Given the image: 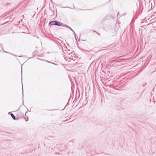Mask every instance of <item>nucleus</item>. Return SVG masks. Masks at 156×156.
Listing matches in <instances>:
<instances>
[{
    "label": "nucleus",
    "instance_id": "1a4fd4ad",
    "mask_svg": "<svg viewBox=\"0 0 156 156\" xmlns=\"http://www.w3.org/2000/svg\"><path fill=\"white\" fill-rule=\"evenodd\" d=\"M73 33H74V34L75 36V38L76 39V36H77V35H76V34L74 31V32H73Z\"/></svg>",
    "mask_w": 156,
    "mask_h": 156
},
{
    "label": "nucleus",
    "instance_id": "aec40b11",
    "mask_svg": "<svg viewBox=\"0 0 156 156\" xmlns=\"http://www.w3.org/2000/svg\"><path fill=\"white\" fill-rule=\"evenodd\" d=\"M50 110L53 111V110Z\"/></svg>",
    "mask_w": 156,
    "mask_h": 156
},
{
    "label": "nucleus",
    "instance_id": "ddd939ff",
    "mask_svg": "<svg viewBox=\"0 0 156 156\" xmlns=\"http://www.w3.org/2000/svg\"><path fill=\"white\" fill-rule=\"evenodd\" d=\"M27 112H26V113H25V116H26V113H27Z\"/></svg>",
    "mask_w": 156,
    "mask_h": 156
},
{
    "label": "nucleus",
    "instance_id": "6e6552de",
    "mask_svg": "<svg viewBox=\"0 0 156 156\" xmlns=\"http://www.w3.org/2000/svg\"><path fill=\"white\" fill-rule=\"evenodd\" d=\"M3 44H1L0 43V46L1 48L2 49V50L3 51Z\"/></svg>",
    "mask_w": 156,
    "mask_h": 156
},
{
    "label": "nucleus",
    "instance_id": "f03ea898",
    "mask_svg": "<svg viewBox=\"0 0 156 156\" xmlns=\"http://www.w3.org/2000/svg\"><path fill=\"white\" fill-rule=\"evenodd\" d=\"M24 115L23 114L22 112L18 113L16 115L17 118L16 120H18L20 118H21Z\"/></svg>",
    "mask_w": 156,
    "mask_h": 156
},
{
    "label": "nucleus",
    "instance_id": "a211bd4d",
    "mask_svg": "<svg viewBox=\"0 0 156 156\" xmlns=\"http://www.w3.org/2000/svg\"><path fill=\"white\" fill-rule=\"evenodd\" d=\"M52 64H54V63H51Z\"/></svg>",
    "mask_w": 156,
    "mask_h": 156
},
{
    "label": "nucleus",
    "instance_id": "dca6fc26",
    "mask_svg": "<svg viewBox=\"0 0 156 156\" xmlns=\"http://www.w3.org/2000/svg\"><path fill=\"white\" fill-rule=\"evenodd\" d=\"M115 61V60H113V62H114Z\"/></svg>",
    "mask_w": 156,
    "mask_h": 156
},
{
    "label": "nucleus",
    "instance_id": "2eb2a0df",
    "mask_svg": "<svg viewBox=\"0 0 156 156\" xmlns=\"http://www.w3.org/2000/svg\"><path fill=\"white\" fill-rule=\"evenodd\" d=\"M10 114H11V113H10V112H9V113H8V114H9L10 115Z\"/></svg>",
    "mask_w": 156,
    "mask_h": 156
},
{
    "label": "nucleus",
    "instance_id": "f3484780",
    "mask_svg": "<svg viewBox=\"0 0 156 156\" xmlns=\"http://www.w3.org/2000/svg\"><path fill=\"white\" fill-rule=\"evenodd\" d=\"M80 10H82L83 9H80Z\"/></svg>",
    "mask_w": 156,
    "mask_h": 156
},
{
    "label": "nucleus",
    "instance_id": "7ed1b4c3",
    "mask_svg": "<svg viewBox=\"0 0 156 156\" xmlns=\"http://www.w3.org/2000/svg\"><path fill=\"white\" fill-rule=\"evenodd\" d=\"M63 26L64 27H66V28H69V29L71 30H72L73 32H74V31L70 27H69V26H68L66 24H63Z\"/></svg>",
    "mask_w": 156,
    "mask_h": 156
},
{
    "label": "nucleus",
    "instance_id": "39448f33",
    "mask_svg": "<svg viewBox=\"0 0 156 156\" xmlns=\"http://www.w3.org/2000/svg\"><path fill=\"white\" fill-rule=\"evenodd\" d=\"M37 50H35L34 52H33L32 54V55L33 57H34V56H35L37 54Z\"/></svg>",
    "mask_w": 156,
    "mask_h": 156
},
{
    "label": "nucleus",
    "instance_id": "f8f14e48",
    "mask_svg": "<svg viewBox=\"0 0 156 156\" xmlns=\"http://www.w3.org/2000/svg\"><path fill=\"white\" fill-rule=\"evenodd\" d=\"M22 91H23V88H22Z\"/></svg>",
    "mask_w": 156,
    "mask_h": 156
},
{
    "label": "nucleus",
    "instance_id": "f257e3e1",
    "mask_svg": "<svg viewBox=\"0 0 156 156\" xmlns=\"http://www.w3.org/2000/svg\"><path fill=\"white\" fill-rule=\"evenodd\" d=\"M63 23L57 20L52 21L49 22V25H56L58 26H63Z\"/></svg>",
    "mask_w": 156,
    "mask_h": 156
},
{
    "label": "nucleus",
    "instance_id": "6ab92c4d",
    "mask_svg": "<svg viewBox=\"0 0 156 156\" xmlns=\"http://www.w3.org/2000/svg\"><path fill=\"white\" fill-rule=\"evenodd\" d=\"M98 34L99 35V34L98 33Z\"/></svg>",
    "mask_w": 156,
    "mask_h": 156
},
{
    "label": "nucleus",
    "instance_id": "9b49d317",
    "mask_svg": "<svg viewBox=\"0 0 156 156\" xmlns=\"http://www.w3.org/2000/svg\"><path fill=\"white\" fill-rule=\"evenodd\" d=\"M10 5V4H9V3H6V5Z\"/></svg>",
    "mask_w": 156,
    "mask_h": 156
},
{
    "label": "nucleus",
    "instance_id": "4468645a",
    "mask_svg": "<svg viewBox=\"0 0 156 156\" xmlns=\"http://www.w3.org/2000/svg\"><path fill=\"white\" fill-rule=\"evenodd\" d=\"M94 31V32H95L96 33H97V34L98 33L97 31Z\"/></svg>",
    "mask_w": 156,
    "mask_h": 156
},
{
    "label": "nucleus",
    "instance_id": "0eeeda50",
    "mask_svg": "<svg viewBox=\"0 0 156 156\" xmlns=\"http://www.w3.org/2000/svg\"><path fill=\"white\" fill-rule=\"evenodd\" d=\"M4 52H5V53H8V54H11V55H14V56H17L16 55H14L13 54L11 53H10L9 52H7L6 51H4Z\"/></svg>",
    "mask_w": 156,
    "mask_h": 156
},
{
    "label": "nucleus",
    "instance_id": "20e7f679",
    "mask_svg": "<svg viewBox=\"0 0 156 156\" xmlns=\"http://www.w3.org/2000/svg\"><path fill=\"white\" fill-rule=\"evenodd\" d=\"M10 115H11L12 119L14 120H17L15 116L12 113H11L10 114Z\"/></svg>",
    "mask_w": 156,
    "mask_h": 156
},
{
    "label": "nucleus",
    "instance_id": "9d476101",
    "mask_svg": "<svg viewBox=\"0 0 156 156\" xmlns=\"http://www.w3.org/2000/svg\"><path fill=\"white\" fill-rule=\"evenodd\" d=\"M146 85H147V83H146L145 84H144L143 86V87H145V86Z\"/></svg>",
    "mask_w": 156,
    "mask_h": 156
},
{
    "label": "nucleus",
    "instance_id": "423d86ee",
    "mask_svg": "<svg viewBox=\"0 0 156 156\" xmlns=\"http://www.w3.org/2000/svg\"><path fill=\"white\" fill-rule=\"evenodd\" d=\"M23 118L25 119L26 121H28L29 118L28 117H25L24 116Z\"/></svg>",
    "mask_w": 156,
    "mask_h": 156
}]
</instances>
